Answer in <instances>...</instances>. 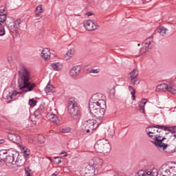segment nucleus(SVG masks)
Returning a JSON list of instances; mask_svg holds the SVG:
<instances>
[{"label":"nucleus","mask_w":176,"mask_h":176,"mask_svg":"<svg viewBox=\"0 0 176 176\" xmlns=\"http://www.w3.org/2000/svg\"><path fill=\"white\" fill-rule=\"evenodd\" d=\"M47 119H48V120H50L51 122H54L55 123H57V122H58V117H57V116L53 113H48L46 115Z\"/></svg>","instance_id":"4be33fe9"},{"label":"nucleus","mask_w":176,"mask_h":176,"mask_svg":"<svg viewBox=\"0 0 176 176\" xmlns=\"http://www.w3.org/2000/svg\"><path fill=\"white\" fill-rule=\"evenodd\" d=\"M132 100H135V89L131 92Z\"/></svg>","instance_id":"c03bdc74"},{"label":"nucleus","mask_w":176,"mask_h":176,"mask_svg":"<svg viewBox=\"0 0 176 176\" xmlns=\"http://www.w3.org/2000/svg\"><path fill=\"white\" fill-rule=\"evenodd\" d=\"M74 53H75L74 49H70L65 55V58H66V60H69V58H71V57L74 56Z\"/></svg>","instance_id":"c756f323"},{"label":"nucleus","mask_w":176,"mask_h":176,"mask_svg":"<svg viewBox=\"0 0 176 176\" xmlns=\"http://www.w3.org/2000/svg\"><path fill=\"white\" fill-rule=\"evenodd\" d=\"M50 67L53 68L54 71H61L63 69V64L60 63H51Z\"/></svg>","instance_id":"a878e982"},{"label":"nucleus","mask_w":176,"mask_h":176,"mask_svg":"<svg viewBox=\"0 0 176 176\" xmlns=\"http://www.w3.org/2000/svg\"><path fill=\"white\" fill-rule=\"evenodd\" d=\"M86 14H87V16H93V14L91 12H87L86 13Z\"/></svg>","instance_id":"603ef678"},{"label":"nucleus","mask_w":176,"mask_h":176,"mask_svg":"<svg viewBox=\"0 0 176 176\" xmlns=\"http://www.w3.org/2000/svg\"><path fill=\"white\" fill-rule=\"evenodd\" d=\"M60 155H63V157H67V152L63 151L60 153Z\"/></svg>","instance_id":"de8ad7c7"},{"label":"nucleus","mask_w":176,"mask_h":176,"mask_svg":"<svg viewBox=\"0 0 176 176\" xmlns=\"http://www.w3.org/2000/svg\"><path fill=\"white\" fill-rule=\"evenodd\" d=\"M18 94H19V92H17V91L16 90H14L12 92H9L8 97H9L10 100H12L13 97H16V96H17Z\"/></svg>","instance_id":"473e14b6"},{"label":"nucleus","mask_w":176,"mask_h":176,"mask_svg":"<svg viewBox=\"0 0 176 176\" xmlns=\"http://www.w3.org/2000/svg\"><path fill=\"white\" fill-rule=\"evenodd\" d=\"M61 132L65 133H68V131L65 129H63Z\"/></svg>","instance_id":"8fccbe9b"},{"label":"nucleus","mask_w":176,"mask_h":176,"mask_svg":"<svg viewBox=\"0 0 176 176\" xmlns=\"http://www.w3.org/2000/svg\"><path fill=\"white\" fill-rule=\"evenodd\" d=\"M38 103V101L35 100L34 98L29 100V105L30 107H35L36 104Z\"/></svg>","instance_id":"f704fd0d"},{"label":"nucleus","mask_w":176,"mask_h":176,"mask_svg":"<svg viewBox=\"0 0 176 176\" xmlns=\"http://www.w3.org/2000/svg\"><path fill=\"white\" fill-rule=\"evenodd\" d=\"M38 140L40 144H45L46 141V138H45V136H43V135H38Z\"/></svg>","instance_id":"72a5a7b5"},{"label":"nucleus","mask_w":176,"mask_h":176,"mask_svg":"<svg viewBox=\"0 0 176 176\" xmlns=\"http://www.w3.org/2000/svg\"><path fill=\"white\" fill-rule=\"evenodd\" d=\"M1 144H5V140L0 139V145H1Z\"/></svg>","instance_id":"3c124183"},{"label":"nucleus","mask_w":176,"mask_h":176,"mask_svg":"<svg viewBox=\"0 0 176 176\" xmlns=\"http://www.w3.org/2000/svg\"><path fill=\"white\" fill-rule=\"evenodd\" d=\"M36 12H38V13H43V9L42 8V5H38L36 8Z\"/></svg>","instance_id":"4c0bfd02"},{"label":"nucleus","mask_w":176,"mask_h":176,"mask_svg":"<svg viewBox=\"0 0 176 176\" xmlns=\"http://www.w3.org/2000/svg\"><path fill=\"white\" fill-rule=\"evenodd\" d=\"M105 108H107V107H102L101 106V109L97 111L96 114L94 116V118H96V119H97L98 120H102V119L104 118V115L105 114Z\"/></svg>","instance_id":"f3484780"},{"label":"nucleus","mask_w":176,"mask_h":176,"mask_svg":"<svg viewBox=\"0 0 176 176\" xmlns=\"http://www.w3.org/2000/svg\"><path fill=\"white\" fill-rule=\"evenodd\" d=\"M151 42H152L151 37H149L147 39H146L145 45H146L147 46H146L145 47H142L140 50V53H142V54L146 53V52H149V45H151Z\"/></svg>","instance_id":"aec40b11"},{"label":"nucleus","mask_w":176,"mask_h":176,"mask_svg":"<svg viewBox=\"0 0 176 176\" xmlns=\"http://www.w3.org/2000/svg\"><path fill=\"white\" fill-rule=\"evenodd\" d=\"M135 176H157V172L139 170Z\"/></svg>","instance_id":"dca6fc26"},{"label":"nucleus","mask_w":176,"mask_h":176,"mask_svg":"<svg viewBox=\"0 0 176 176\" xmlns=\"http://www.w3.org/2000/svg\"><path fill=\"white\" fill-rule=\"evenodd\" d=\"M153 130H155V134H156V133H157V129H153Z\"/></svg>","instance_id":"864d4df0"},{"label":"nucleus","mask_w":176,"mask_h":176,"mask_svg":"<svg viewBox=\"0 0 176 176\" xmlns=\"http://www.w3.org/2000/svg\"><path fill=\"white\" fill-rule=\"evenodd\" d=\"M98 127V124L96 120H88L85 121L82 124V129L87 134H93L94 130Z\"/></svg>","instance_id":"423d86ee"},{"label":"nucleus","mask_w":176,"mask_h":176,"mask_svg":"<svg viewBox=\"0 0 176 176\" xmlns=\"http://www.w3.org/2000/svg\"><path fill=\"white\" fill-rule=\"evenodd\" d=\"M41 57L43 60H45V61L50 58V51L49 49H45L41 52Z\"/></svg>","instance_id":"b1692460"},{"label":"nucleus","mask_w":176,"mask_h":176,"mask_svg":"<svg viewBox=\"0 0 176 176\" xmlns=\"http://www.w3.org/2000/svg\"><path fill=\"white\" fill-rule=\"evenodd\" d=\"M129 91H134V90H135V89H134V87H133L132 86H129Z\"/></svg>","instance_id":"49530a36"},{"label":"nucleus","mask_w":176,"mask_h":176,"mask_svg":"<svg viewBox=\"0 0 176 176\" xmlns=\"http://www.w3.org/2000/svg\"><path fill=\"white\" fill-rule=\"evenodd\" d=\"M8 138L9 141L14 142V144H16L17 145H20L21 142V137H20V135H19L17 133H9L8 135Z\"/></svg>","instance_id":"9b49d317"},{"label":"nucleus","mask_w":176,"mask_h":176,"mask_svg":"<svg viewBox=\"0 0 176 176\" xmlns=\"http://www.w3.org/2000/svg\"><path fill=\"white\" fill-rule=\"evenodd\" d=\"M8 14V10L6 8L0 9V36H3L6 34L5 31V22L6 21V15Z\"/></svg>","instance_id":"0eeeda50"},{"label":"nucleus","mask_w":176,"mask_h":176,"mask_svg":"<svg viewBox=\"0 0 176 176\" xmlns=\"http://www.w3.org/2000/svg\"><path fill=\"white\" fill-rule=\"evenodd\" d=\"M160 129H164V131H170L171 134H175L176 133V126H157Z\"/></svg>","instance_id":"412c9836"},{"label":"nucleus","mask_w":176,"mask_h":176,"mask_svg":"<svg viewBox=\"0 0 176 176\" xmlns=\"http://www.w3.org/2000/svg\"><path fill=\"white\" fill-rule=\"evenodd\" d=\"M138 46H141V44L138 43Z\"/></svg>","instance_id":"bf43d9fd"},{"label":"nucleus","mask_w":176,"mask_h":176,"mask_svg":"<svg viewBox=\"0 0 176 176\" xmlns=\"http://www.w3.org/2000/svg\"><path fill=\"white\" fill-rule=\"evenodd\" d=\"M8 155L6 160V163H9L13 164L14 163V159L19 156V151L14 150L13 148H10L8 150Z\"/></svg>","instance_id":"6e6552de"},{"label":"nucleus","mask_w":176,"mask_h":176,"mask_svg":"<svg viewBox=\"0 0 176 176\" xmlns=\"http://www.w3.org/2000/svg\"><path fill=\"white\" fill-rule=\"evenodd\" d=\"M23 153H24L23 157H25H25H28V156H30V149L26 148Z\"/></svg>","instance_id":"79ce46f5"},{"label":"nucleus","mask_w":176,"mask_h":176,"mask_svg":"<svg viewBox=\"0 0 176 176\" xmlns=\"http://www.w3.org/2000/svg\"><path fill=\"white\" fill-rule=\"evenodd\" d=\"M16 36H19V31L16 30Z\"/></svg>","instance_id":"6e6d98bb"},{"label":"nucleus","mask_w":176,"mask_h":176,"mask_svg":"<svg viewBox=\"0 0 176 176\" xmlns=\"http://www.w3.org/2000/svg\"><path fill=\"white\" fill-rule=\"evenodd\" d=\"M45 91L46 93H56V89H54V86L47 84L45 88Z\"/></svg>","instance_id":"cd10ccee"},{"label":"nucleus","mask_w":176,"mask_h":176,"mask_svg":"<svg viewBox=\"0 0 176 176\" xmlns=\"http://www.w3.org/2000/svg\"><path fill=\"white\" fill-rule=\"evenodd\" d=\"M81 69L82 68L79 65L73 67L69 71L70 76H72V78H74V76H77V75L80 74Z\"/></svg>","instance_id":"f8f14e48"},{"label":"nucleus","mask_w":176,"mask_h":176,"mask_svg":"<svg viewBox=\"0 0 176 176\" xmlns=\"http://www.w3.org/2000/svg\"><path fill=\"white\" fill-rule=\"evenodd\" d=\"M91 108H93L94 109H98V108H101V104H89V112L91 111Z\"/></svg>","instance_id":"2f4dec72"},{"label":"nucleus","mask_w":176,"mask_h":176,"mask_svg":"<svg viewBox=\"0 0 176 176\" xmlns=\"http://www.w3.org/2000/svg\"><path fill=\"white\" fill-rule=\"evenodd\" d=\"M94 164L93 166H94L95 168H101L102 167V164H104V160L102 159L96 157L93 159Z\"/></svg>","instance_id":"4468645a"},{"label":"nucleus","mask_w":176,"mask_h":176,"mask_svg":"<svg viewBox=\"0 0 176 176\" xmlns=\"http://www.w3.org/2000/svg\"><path fill=\"white\" fill-rule=\"evenodd\" d=\"M95 170L93 165H87L85 168V175H94Z\"/></svg>","instance_id":"6ab92c4d"},{"label":"nucleus","mask_w":176,"mask_h":176,"mask_svg":"<svg viewBox=\"0 0 176 176\" xmlns=\"http://www.w3.org/2000/svg\"><path fill=\"white\" fill-rule=\"evenodd\" d=\"M18 145H19V146L21 151L22 152H23V153H24V152H25V149H27V148H26L25 146H23L22 144H18Z\"/></svg>","instance_id":"37998d69"},{"label":"nucleus","mask_w":176,"mask_h":176,"mask_svg":"<svg viewBox=\"0 0 176 176\" xmlns=\"http://www.w3.org/2000/svg\"><path fill=\"white\" fill-rule=\"evenodd\" d=\"M148 100L142 98L139 104V111L142 113H145V104H146Z\"/></svg>","instance_id":"5701e85b"},{"label":"nucleus","mask_w":176,"mask_h":176,"mask_svg":"<svg viewBox=\"0 0 176 176\" xmlns=\"http://www.w3.org/2000/svg\"><path fill=\"white\" fill-rule=\"evenodd\" d=\"M44 109H45V105L40 104L39 107L34 113L35 118H37V116L42 115L43 113Z\"/></svg>","instance_id":"393cba45"},{"label":"nucleus","mask_w":176,"mask_h":176,"mask_svg":"<svg viewBox=\"0 0 176 176\" xmlns=\"http://www.w3.org/2000/svg\"><path fill=\"white\" fill-rule=\"evenodd\" d=\"M41 12H36V15L35 17L36 19V20H41V19H42V14H41Z\"/></svg>","instance_id":"a19ab883"},{"label":"nucleus","mask_w":176,"mask_h":176,"mask_svg":"<svg viewBox=\"0 0 176 176\" xmlns=\"http://www.w3.org/2000/svg\"><path fill=\"white\" fill-rule=\"evenodd\" d=\"M25 171L27 174L26 176H32V170L30 168V167L25 168Z\"/></svg>","instance_id":"c9c22d12"},{"label":"nucleus","mask_w":176,"mask_h":176,"mask_svg":"<svg viewBox=\"0 0 176 176\" xmlns=\"http://www.w3.org/2000/svg\"><path fill=\"white\" fill-rule=\"evenodd\" d=\"M84 27L87 31H95L98 28V24L94 20H88L84 23Z\"/></svg>","instance_id":"9d476101"},{"label":"nucleus","mask_w":176,"mask_h":176,"mask_svg":"<svg viewBox=\"0 0 176 176\" xmlns=\"http://www.w3.org/2000/svg\"><path fill=\"white\" fill-rule=\"evenodd\" d=\"M6 27H8V28H12V27H13L14 28L16 27V29H19L20 28V24H21V19H18L16 20L15 23L14 22H10V24L7 22H6Z\"/></svg>","instance_id":"a211bd4d"},{"label":"nucleus","mask_w":176,"mask_h":176,"mask_svg":"<svg viewBox=\"0 0 176 176\" xmlns=\"http://www.w3.org/2000/svg\"><path fill=\"white\" fill-rule=\"evenodd\" d=\"M25 162H27V159H25V157L19 155L18 157H16V161L14 163L17 167H23V166L25 164Z\"/></svg>","instance_id":"2eb2a0df"},{"label":"nucleus","mask_w":176,"mask_h":176,"mask_svg":"<svg viewBox=\"0 0 176 176\" xmlns=\"http://www.w3.org/2000/svg\"><path fill=\"white\" fill-rule=\"evenodd\" d=\"M8 150H1L0 151V160L3 162H6V159L8 156Z\"/></svg>","instance_id":"bb28decb"},{"label":"nucleus","mask_w":176,"mask_h":176,"mask_svg":"<svg viewBox=\"0 0 176 176\" xmlns=\"http://www.w3.org/2000/svg\"><path fill=\"white\" fill-rule=\"evenodd\" d=\"M92 104L101 105V107H107V102L103 99H100V97L97 94H94L89 100V103Z\"/></svg>","instance_id":"1a4fd4ad"},{"label":"nucleus","mask_w":176,"mask_h":176,"mask_svg":"<svg viewBox=\"0 0 176 176\" xmlns=\"http://www.w3.org/2000/svg\"><path fill=\"white\" fill-rule=\"evenodd\" d=\"M135 74H137V69H134L132 72H129L130 78H133V76H135Z\"/></svg>","instance_id":"ea45409f"},{"label":"nucleus","mask_w":176,"mask_h":176,"mask_svg":"<svg viewBox=\"0 0 176 176\" xmlns=\"http://www.w3.org/2000/svg\"><path fill=\"white\" fill-rule=\"evenodd\" d=\"M2 160H0V164H2Z\"/></svg>","instance_id":"13d9d810"},{"label":"nucleus","mask_w":176,"mask_h":176,"mask_svg":"<svg viewBox=\"0 0 176 176\" xmlns=\"http://www.w3.org/2000/svg\"><path fill=\"white\" fill-rule=\"evenodd\" d=\"M77 99L75 98H70L67 102V111L72 119L74 120H79L82 113L80 108L78 106L76 102Z\"/></svg>","instance_id":"7ed1b4c3"},{"label":"nucleus","mask_w":176,"mask_h":176,"mask_svg":"<svg viewBox=\"0 0 176 176\" xmlns=\"http://www.w3.org/2000/svg\"><path fill=\"white\" fill-rule=\"evenodd\" d=\"M158 89H166L167 91H169V93H171V94H176V89L173 88L172 86H168V85L164 83L161 84L160 85L157 86Z\"/></svg>","instance_id":"ddd939ff"},{"label":"nucleus","mask_w":176,"mask_h":176,"mask_svg":"<svg viewBox=\"0 0 176 176\" xmlns=\"http://www.w3.org/2000/svg\"><path fill=\"white\" fill-rule=\"evenodd\" d=\"M19 74L18 84L20 90L23 93L32 91L36 87V84L30 81L31 80V74L28 71V69L23 66L21 72L19 71Z\"/></svg>","instance_id":"f03ea898"},{"label":"nucleus","mask_w":176,"mask_h":176,"mask_svg":"<svg viewBox=\"0 0 176 176\" xmlns=\"http://www.w3.org/2000/svg\"><path fill=\"white\" fill-rule=\"evenodd\" d=\"M12 60H13V59L12 58L11 56H10V57L8 58V63H12Z\"/></svg>","instance_id":"09e8293b"},{"label":"nucleus","mask_w":176,"mask_h":176,"mask_svg":"<svg viewBox=\"0 0 176 176\" xmlns=\"http://www.w3.org/2000/svg\"><path fill=\"white\" fill-rule=\"evenodd\" d=\"M157 32L158 34H160V35L164 36L166 35V31H168V29H166V28L161 26L159 29H157Z\"/></svg>","instance_id":"7c9ffc66"},{"label":"nucleus","mask_w":176,"mask_h":176,"mask_svg":"<svg viewBox=\"0 0 176 176\" xmlns=\"http://www.w3.org/2000/svg\"><path fill=\"white\" fill-rule=\"evenodd\" d=\"M91 111H89L90 113H91V115H93V116H95V115L97 113L98 111H99L100 109H101V107H99L98 109H94V107H91Z\"/></svg>","instance_id":"e433bc0d"},{"label":"nucleus","mask_w":176,"mask_h":176,"mask_svg":"<svg viewBox=\"0 0 176 176\" xmlns=\"http://www.w3.org/2000/svg\"><path fill=\"white\" fill-rule=\"evenodd\" d=\"M91 72L92 74H98V69H92V70L91 71Z\"/></svg>","instance_id":"a18cd8bd"},{"label":"nucleus","mask_w":176,"mask_h":176,"mask_svg":"<svg viewBox=\"0 0 176 176\" xmlns=\"http://www.w3.org/2000/svg\"><path fill=\"white\" fill-rule=\"evenodd\" d=\"M157 126H165V125L153 124V125L148 126L146 128V130H148V129H151L150 131L147 133V135H148V137L151 138V140H155V141L153 140L151 141L152 144H153L155 146H157V148H162L163 151H166V149H167L168 146V144L163 142L164 140H166L165 136L163 137V130L164 129H159Z\"/></svg>","instance_id":"f257e3e1"},{"label":"nucleus","mask_w":176,"mask_h":176,"mask_svg":"<svg viewBox=\"0 0 176 176\" xmlns=\"http://www.w3.org/2000/svg\"><path fill=\"white\" fill-rule=\"evenodd\" d=\"M168 134H169L168 132H166V133H165V135H167Z\"/></svg>","instance_id":"4d7b16f0"},{"label":"nucleus","mask_w":176,"mask_h":176,"mask_svg":"<svg viewBox=\"0 0 176 176\" xmlns=\"http://www.w3.org/2000/svg\"><path fill=\"white\" fill-rule=\"evenodd\" d=\"M162 176H176V163L175 162H169L162 165Z\"/></svg>","instance_id":"39448f33"},{"label":"nucleus","mask_w":176,"mask_h":176,"mask_svg":"<svg viewBox=\"0 0 176 176\" xmlns=\"http://www.w3.org/2000/svg\"><path fill=\"white\" fill-rule=\"evenodd\" d=\"M94 149L97 153H109L111 152V144L108 142V140L104 139H101L98 140L95 145Z\"/></svg>","instance_id":"20e7f679"},{"label":"nucleus","mask_w":176,"mask_h":176,"mask_svg":"<svg viewBox=\"0 0 176 176\" xmlns=\"http://www.w3.org/2000/svg\"><path fill=\"white\" fill-rule=\"evenodd\" d=\"M54 163H55V164H60V163H61V159L59 157H55Z\"/></svg>","instance_id":"58836bf2"},{"label":"nucleus","mask_w":176,"mask_h":176,"mask_svg":"<svg viewBox=\"0 0 176 176\" xmlns=\"http://www.w3.org/2000/svg\"><path fill=\"white\" fill-rule=\"evenodd\" d=\"M113 94H115V91H116V89H115V87L113 88Z\"/></svg>","instance_id":"5fc2aeb1"},{"label":"nucleus","mask_w":176,"mask_h":176,"mask_svg":"<svg viewBox=\"0 0 176 176\" xmlns=\"http://www.w3.org/2000/svg\"><path fill=\"white\" fill-rule=\"evenodd\" d=\"M131 83H132V85H139L140 84V81H138V74H136L135 76L131 78Z\"/></svg>","instance_id":"c85d7f7f"}]
</instances>
